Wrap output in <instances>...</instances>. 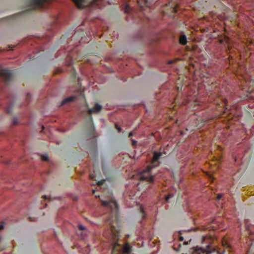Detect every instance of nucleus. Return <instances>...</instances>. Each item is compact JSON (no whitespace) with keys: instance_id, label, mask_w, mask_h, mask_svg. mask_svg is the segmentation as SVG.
<instances>
[{"instance_id":"obj_17","label":"nucleus","mask_w":254,"mask_h":254,"mask_svg":"<svg viewBox=\"0 0 254 254\" xmlns=\"http://www.w3.org/2000/svg\"><path fill=\"white\" fill-rule=\"evenodd\" d=\"M78 228L80 230H85V227L81 225H79L78 226Z\"/></svg>"},{"instance_id":"obj_26","label":"nucleus","mask_w":254,"mask_h":254,"mask_svg":"<svg viewBox=\"0 0 254 254\" xmlns=\"http://www.w3.org/2000/svg\"><path fill=\"white\" fill-rule=\"evenodd\" d=\"M117 129L119 131H121V128L120 127H118L117 126H116Z\"/></svg>"},{"instance_id":"obj_11","label":"nucleus","mask_w":254,"mask_h":254,"mask_svg":"<svg viewBox=\"0 0 254 254\" xmlns=\"http://www.w3.org/2000/svg\"><path fill=\"white\" fill-rule=\"evenodd\" d=\"M140 212L142 215V218H145V211L142 206H140L139 207Z\"/></svg>"},{"instance_id":"obj_10","label":"nucleus","mask_w":254,"mask_h":254,"mask_svg":"<svg viewBox=\"0 0 254 254\" xmlns=\"http://www.w3.org/2000/svg\"><path fill=\"white\" fill-rule=\"evenodd\" d=\"M103 0H93L92 2V5L97 6L99 8L100 7V2Z\"/></svg>"},{"instance_id":"obj_32","label":"nucleus","mask_w":254,"mask_h":254,"mask_svg":"<svg viewBox=\"0 0 254 254\" xmlns=\"http://www.w3.org/2000/svg\"><path fill=\"white\" fill-rule=\"evenodd\" d=\"M93 193H95V190H93Z\"/></svg>"},{"instance_id":"obj_19","label":"nucleus","mask_w":254,"mask_h":254,"mask_svg":"<svg viewBox=\"0 0 254 254\" xmlns=\"http://www.w3.org/2000/svg\"><path fill=\"white\" fill-rule=\"evenodd\" d=\"M172 11H173L174 13H177V7H176V6L173 7V8H172Z\"/></svg>"},{"instance_id":"obj_6","label":"nucleus","mask_w":254,"mask_h":254,"mask_svg":"<svg viewBox=\"0 0 254 254\" xmlns=\"http://www.w3.org/2000/svg\"><path fill=\"white\" fill-rule=\"evenodd\" d=\"M102 108V107L101 105L98 103H96L93 109H89L88 110L87 113L89 116V121L87 122L86 126L88 134L90 136H94V133L95 131L91 115L93 113H99L100 112Z\"/></svg>"},{"instance_id":"obj_16","label":"nucleus","mask_w":254,"mask_h":254,"mask_svg":"<svg viewBox=\"0 0 254 254\" xmlns=\"http://www.w3.org/2000/svg\"><path fill=\"white\" fill-rule=\"evenodd\" d=\"M43 198H44L45 199H49V200H51V197L50 196H49L44 195V196H43Z\"/></svg>"},{"instance_id":"obj_21","label":"nucleus","mask_w":254,"mask_h":254,"mask_svg":"<svg viewBox=\"0 0 254 254\" xmlns=\"http://www.w3.org/2000/svg\"><path fill=\"white\" fill-rule=\"evenodd\" d=\"M222 195L221 194H218L217 196V199H218V200L222 198Z\"/></svg>"},{"instance_id":"obj_1","label":"nucleus","mask_w":254,"mask_h":254,"mask_svg":"<svg viewBox=\"0 0 254 254\" xmlns=\"http://www.w3.org/2000/svg\"><path fill=\"white\" fill-rule=\"evenodd\" d=\"M211 236H203L202 238V247L194 248L191 254H224L226 252H231V246L228 242L222 241V245L225 249L221 250L215 246Z\"/></svg>"},{"instance_id":"obj_30","label":"nucleus","mask_w":254,"mask_h":254,"mask_svg":"<svg viewBox=\"0 0 254 254\" xmlns=\"http://www.w3.org/2000/svg\"><path fill=\"white\" fill-rule=\"evenodd\" d=\"M94 145L96 146V141H95L94 142Z\"/></svg>"},{"instance_id":"obj_20","label":"nucleus","mask_w":254,"mask_h":254,"mask_svg":"<svg viewBox=\"0 0 254 254\" xmlns=\"http://www.w3.org/2000/svg\"><path fill=\"white\" fill-rule=\"evenodd\" d=\"M90 177L91 179H93V180H96L95 178V176L94 174H90Z\"/></svg>"},{"instance_id":"obj_3","label":"nucleus","mask_w":254,"mask_h":254,"mask_svg":"<svg viewBox=\"0 0 254 254\" xmlns=\"http://www.w3.org/2000/svg\"><path fill=\"white\" fill-rule=\"evenodd\" d=\"M109 237L113 240L112 253L113 254H130L132 251V247L126 243L122 246L119 244L118 240L120 237V232L118 229L114 225L108 227Z\"/></svg>"},{"instance_id":"obj_33","label":"nucleus","mask_w":254,"mask_h":254,"mask_svg":"<svg viewBox=\"0 0 254 254\" xmlns=\"http://www.w3.org/2000/svg\"><path fill=\"white\" fill-rule=\"evenodd\" d=\"M172 63V61H170V62H169V63H170V64H171V63Z\"/></svg>"},{"instance_id":"obj_22","label":"nucleus","mask_w":254,"mask_h":254,"mask_svg":"<svg viewBox=\"0 0 254 254\" xmlns=\"http://www.w3.org/2000/svg\"><path fill=\"white\" fill-rule=\"evenodd\" d=\"M7 112L8 113H10L11 112V109L10 107H8L7 108Z\"/></svg>"},{"instance_id":"obj_15","label":"nucleus","mask_w":254,"mask_h":254,"mask_svg":"<svg viewBox=\"0 0 254 254\" xmlns=\"http://www.w3.org/2000/svg\"><path fill=\"white\" fill-rule=\"evenodd\" d=\"M172 196H173V195H172V194H168V195L166 196V200L167 201H168V200H169L171 197H172Z\"/></svg>"},{"instance_id":"obj_2","label":"nucleus","mask_w":254,"mask_h":254,"mask_svg":"<svg viewBox=\"0 0 254 254\" xmlns=\"http://www.w3.org/2000/svg\"><path fill=\"white\" fill-rule=\"evenodd\" d=\"M162 155V152L155 151L153 153V156L151 164L143 171L136 172L134 174L132 175V179L139 181H145L148 183L153 182L154 176L152 175L151 170L153 168L157 167L159 165L160 162L159 160L161 158Z\"/></svg>"},{"instance_id":"obj_5","label":"nucleus","mask_w":254,"mask_h":254,"mask_svg":"<svg viewBox=\"0 0 254 254\" xmlns=\"http://www.w3.org/2000/svg\"><path fill=\"white\" fill-rule=\"evenodd\" d=\"M49 0H30L28 3V11L34 10L37 8L43 7L44 4L48 2ZM76 6L82 9L85 6V0H72Z\"/></svg>"},{"instance_id":"obj_25","label":"nucleus","mask_w":254,"mask_h":254,"mask_svg":"<svg viewBox=\"0 0 254 254\" xmlns=\"http://www.w3.org/2000/svg\"><path fill=\"white\" fill-rule=\"evenodd\" d=\"M194 105H199V102L198 101H194Z\"/></svg>"},{"instance_id":"obj_31","label":"nucleus","mask_w":254,"mask_h":254,"mask_svg":"<svg viewBox=\"0 0 254 254\" xmlns=\"http://www.w3.org/2000/svg\"><path fill=\"white\" fill-rule=\"evenodd\" d=\"M13 124H16V123H15V121H13Z\"/></svg>"},{"instance_id":"obj_18","label":"nucleus","mask_w":254,"mask_h":254,"mask_svg":"<svg viewBox=\"0 0 254 254\" xmlns=\"http://www.w3.org/2000/svg\"><path fill=\"white\" fill-rule=\"evenodd\" d=\"M3 228H4V225H3V222H1V223H0V231L3 230Z\"/></svg>"},{"instance_id":"obj_12","label":"nucleus","mask_w":254,"mask_h":254,"mask_svg":"<svg viewBox=\"0 0 254 254\" xmlns=\"http://www.w3.org/2000/svg\"><path fill=\"white\" fill-rule=\"evenodd\" d=\"M130 11V7L127 3L125 4V12L126 13H129Z\"/></svg>"},{"instance_id":"obj_13","label":"nucleus","mask_w":254,"mask_h":254,"mask_svg":"<svg viewBox=\"0 0 254 254\" xmlns=\"http://www.w3.org/2000/svg\"><path fill=\"white\" fill-rule=\"evenodd\" d=\"M41 159L44 161H48V157L46 155H42L41 156Z\"/></svg>"},{"instance_id":"obj_8","label":"nucleus","mask_w":254,"mask_h":254,"mask_svg":"<svg viewBox=\"0 0 254 254\" xmlns=\"http://www.w3.org/2000/svg\"><path fill=\"white\" fill-rule=\"evenodd\" d=\"M179 42L183 45H185L187 43V39L185 35H182L180 36Z\"/></svg>"},{"instance_id":"obj_23","label":"nucleus","mask_w":254,"mask_h":254,"mask_svg":"<svg viewBox=\"0 0 254 254\" xmlns=\"http://www.w3.org/2000/svg\"><path fill=\"white\" fill-rule=\"evenodd\" d=\"M131 140H132V145H136L137 142L136 141L134 140L133 139H132Z\"/></svg>"},{"instance_id":"obj_9","label":"nucleus","mask_w":254,"mask_h":254,"mask_svg":"<svg viewBox=\"0 0 254 254\" xmlns=\"http://www.w3.org/2000/svg\"><path fill=\"white\" fill-rule=\"evenodd\" d=\"M75 98V97H74V96L68 97L65 98V99H64L62 101V105H64V104L68 103L71 101H73Z\"/></svg>"},{"instance_id":"obj_24","label":"nucleus","mask_w":254,"mask_h":254,"mask_svg":"<svg viewBox=\"0 0 254 254\" xmlns=\"http://www.w3.org/2000/svg\"><path fill=\"white\" fill-rule=\"evenodd\" d=\"M133 133L132 132H130L129 133L128 137H131L133 135Z\"/></svg>"},{"instance_id":"obj_14","label":"nucleus","mask_w":254,"mask_h":254,"mask_svg":"<svg viewBox=\"0 0 254 254\" xmlns=\"http://www.w3.org/2000/svg\"><path fill=\"white\" fill-rule=\"evenodd\" d=\"M105 181V180H101V181H98V182H97V185H98V186L102 185H103V184L104 183Z\"/></svg>"},{"instance_id":"obj_27","label":"nucleus","mask_w":254,"mask_h":254,"mask_svg":"<svg viewBox=\"0 0 254 254\" xmlns=\"http://www.w3.org/2000/svg\"><path fill=\"white\" fill-rule=\"evenodd\" d=\"M183 240H184V238H183V237H182V236H180L179 237V240L180 241H183Z\"/></svg>"},{"instance_id":"obj_4","label":"nucleus","mask_w":254,"mask_h":254,"mask_svg":"<svg viewBox=\"0 0 254 254\" xmlns=\"http://www.w3.org/2000/svg\"><path fill=\"white\" fill-rule=\"evenodd\" d=\"M101 200L102 204L106 207L109 211L108 218L106 220V223L108 227L113 225L114 223H117L118 219V206L116 200L111 199L109 200Z\"/></svg>"},{"instance_id":"obj_28","label":"nucleus","mask_w":254,"mask_h":254,"mask_svg":"<svg viewBox=\"0 0 254 254\" xmlns=\"http://www.w3.org/2000/svg\"><path fill=\"white\" fill-rule=\"evenodd\" d=\"M29 219H30V221H33V220L32 219V218H31V217H29Z\"/></svg>"},{"instance_id":"obj_29","label":"nucleus","mask_w":254,"mask_h":254,"mask_svg":"<svg viewBox=\"0 0 254 254\" xmlns=\"http://www.w3.org/2000/svg\"><path fill=\"white\" fill-rule=\"evenodd\" d=\"M184 244H185V245L188 244V242H184Z\"/></svg>"},{"instance_id":"obj_7","label":"nucleus","mask_w":254,"mask_h":254,"mask_svg":"<svg viewBox=\"0 0 254 254\" xmlns=\"http://www.w3.org/2000/svg\"><path fill=\"white\" fill-rule=\"evenodd\" d=\"M0 76L3 79L5 83L8 84L11 79L12 72L10 70L1 69L0 70Z\"/></svg>"}]
</instances>
